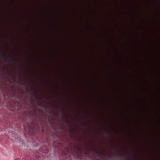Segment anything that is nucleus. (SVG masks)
Returning <instances> with one entry per match:
<instances>
[{
  "label": "nucleus",
  "mask_w": 160,
  "mask_h": 160,
  "mask_svg": "<svg viewBox=\"0 0 160 160\" xmlns=\"http://www.w3.org/2000/svg\"><path fill=\"white\" fill-rule=\"evenodd\" d=\"M17 105H18H18H19V103H18V104H17Z\"/></svg>",
  "instance_id": "c85d7f7f"
},
{
  "label": "nucleus",
  "mask_w": 160,
  "mask_h": 160,
  "mask_svg": "<svg viewBox=\"0 0 160 160\" xmlns=\"http://www.w3.org/2000/svg\"><path fill=\"white\" fill-rule=\"evenodd\" d=\"M29 57H30V56H31L29 54Z\"/></svg>",
  "instance_id": "2f4dec72"
},
{
  "label": "nucleus",
  "mask_w": 160,
  "mask_h": 160,
  "mask_svg": "<svg viewBox=\"0 0 160 160\" xmlns=\"http://www.w3.org/2000/svg\"><path fill=\"white\" fill-rule=\"evenodd\" d=\"M41 152L42 153H46L47 152V150L46 149L45 150H44L43 151H42Z\"/></svg>",
  "instance_id": "aec40b11"
},
{
  "label": "nucleus",
  "mask_w": 160,
  "mask_h": 160,
  "mask_svg": "<svg viewBox=\"0 0 160 160\" xmlns=\"http://www.w3.org/2000/svg\"><path fill=\"white\" fill-rule=\"evenodd\" d=\"M24 72H25V73H31L30 72V71H28V70H26V69H24Z\"/></svg>",
  "instance_id": "a211bd4d"
},
{
  "label": "nucleus",
  "mask_w": 160,
  "mask_h": 160,
  "mask_svg": "<svg viewBox=\"0 0 160 160\" xmlns=\"http://www.w3.org/2000/svg\"><path fill=\"white\" fill-rule=\"evenodd\" d=\"M15 160H20V159L19 158H16Z\"/></svg>",
  "instance_id": "393cba45"
},
{
  "label": "nucleus",
  "mask_w": 160,
  "mask_h": 160,
  "mask_svg": "<svg viewBox=\"0 0 160 160\" xmlns=\"http://www.w3.org/2000/svg\"><path fill=\"white\" fill-rule=\"evenodd\" d=\"M28 83H26L24 82L23 84L21 82V80L20 79V78L19 77H18V80L17 82V83L18 85H23L24 87L25 88L26 90H28V88L27 87V86L28 85H29V82H34V81L33 79H32L31 77H28Z\"/></svg>",
  "instance_id": "0eeeda50"
},
{
  "label": "nucleus",
  "mask_w": 160,
  "mask_h": 160,
  "mask_svg": "<svg viewBox=\"0 0 160 160\" xmlns=\"http://www.w3.org/2000/svg\"><path fill=\"white\" fill-rule=\"evenodd\" d=\"M24 62L25 63H26V61H24Z\"/></svg>",
  "instance_id": "cd10ccee"
},
{
  "label": "nucleus",
  "mask_w": 160,
  "mask_h": 160,
  "mask_svg": "<svg viewBox=\"0 0 160 160\" xmlns=\"http://www.w3.org/2000/svg\"><path fill=\"white\" fill-rule=\"evenodd\" d=\"M50 0H48V10H49V14L48 15V63H50V52L49 51L50 50Z\"/></svg>",
  "instance_id": "423d86ee"
},
{
  "label": "nucleus",
  "mask_w": 160,
  "mask_h": 160,
  "mask_svg": "<svg viewBox=\"0 0 160 160\" xmlns=\"http://www.w3.org/2000/svg\"><path fill=\"white\" fill-rule=\"evenodd\" d=\"M50 119H51V118H50Z\"/></svg>",
  "instance_id": "4c0bfd02"
},
{
  "label": "nucleus",
  "mask_w": 160,
  "mask_h": 160,
  "mask_svg": "<svg viewBox=\"0 0 160 160\" xmlns=\"http://www.w3.org/2000/svg\"><path fill=\"white\" fill-rule=\"evenodd\" d=\"M22 80L23 81V79H22Z\"/></svg>",
  "instance_id": "f704fd0d"
},
{
  "label": "nucleus",
  "mask_w": 160,
  "mask_h": 160,
  "mask_svg": "<svg viewBox=\"0 0 160 160\" xmlns=\"http://www.w3.org/2000/svg\"><path fill=\"white\" fill-rule=\"evenodd\" d=\"M3 71L4 73L6 74L10 75L11 76L12 75V71L9 72L8 70L3 69Z\"/></svg>",
  "instance_id": "f8f14e48"
},
{
  "label": "nucleus",
  "mask_w": 160,
  "mask_h": 160,
  "mask_svg": "<svg viewBox=\"0 0 160 160\" xmlns=\"http://www.w3.org/2000/svg\"><path fill=\"white\" fill-rule=\"evenodd\" d=\"M52 0H51V73H52Z\"/></svg>",
  "instance_id": "20e7f679"
},
{
  "label": "nucleus",
  "mask_w": 160,
  "mask_h": 160,
  "mask_svg": "<svg viewBox=\"0 0 160 160\" xmlns=\"http://www.w3.org/2000/svg\"><path fill=\"white\" fill-rule=\"evenodd\" d=\"M15 82V80H14V82Z\"/></svg>",
  "instance_id": "72a5a7b5"
},
{
  "label": "nucleus",
  "mask_w": 160,
  "mask_h": 160,
  "mask_svg": "<svg viewBox=\"0 0 160 160\" xmlns=\"http://www.w3.org/2000/svg\"><path fill=\"white\" fill-rule=\"evenodd\" d=\"M83 124V125L84 126V124Z\"/></svg>",
  "instance_id": "e433bc0d"
},
{
  "label": "nucleus",
  "mask_w": 160,
  "mask_h": 160,
  "mask_svg": "<svg viewBox=\"0 0 160 160\" xmlns=\"http://www.w3.org/2000/svg\"><path fill=\"white\" fill-rule=\"evenodd\" d=\"M41 131L43 132H46L47 130H44L43 129H42L41 130Z\"/></svg>",
  "instance_id": "412c9836"
},
{
  "label": "nucleus",
  "mask_w": 160,
  "mask_h": 160,
  "mask_svg": "<svg viewBox=\"0 0 160 160\" xmlns=\"http://www.w3.org/2000/svg\"><path fill=\"white\" fill-rule=\"evenodd\" d=\"M0 56L3 57H5L6 56L5 54L2 51L0 50Z\"/></svg>",
  "instance_id": "2eb2a0df"
},
{
  "label": "nucleus",
  "mask_w": 160,
  "mask_h": 160,
  "mask_svg": "<svg viewBox=\"0 0 160 160\" xmlns=\"http://www.w3.org/2000/svg\"><path fill=\"white\" fill-rule=\"evenodd\" d=\"M62 113V118L64 120L66 124H68L69 122L68 119L66 118L67 116L65 112L63 111V110L62 109L61 111Z\"/></svg>",
  "instance_id": "1a4fd4ad"
},
{
  "label": "nucleus",
  "mask_w": 160,
  "mask_h": 160,
  "mask_svg": "<svg viewBox=\"0 0 160 160\" xmlns=\"http://www.w3.org/2000/svg\"><path fill=\"white\" fill-rule=\"evenodd\" d=\"M12 92V97H16L18 99L22 100V102L24 103L26 102L27 99V96L25 95L23 92H21L18 93V95H16V89L15 88H11L10 89Z\"/></svg>",
  "instance_id": "7ed1b4c3"
},
{
  "label": "nucleus",
  "mask_w": 160,
  "mask_h": 160,
  "mask_svg": "<svg viewBox=\"0 0 160 160\" xmlns=\"http://www.w3.org/2000/svg\"><path fill=\"white\" fill-rule=\"evenodd\" d=\"M1 47H2V45H1Z\"/></svg>",
  "instance_id": "c756f323"
},
{
  "label": "nucleus",
  "mask_w": 160,
  "mask_h": 160,
  "mask_svg": "<svg viewBox=\"0 0 160 160\" xmlns=\"http://www.w3.org/2000/svg\"><path fill=\"white\" fill-rule=\"evenodd\" d=\"M34 153L35 154L34 156L35 158L37 159V160H40L42 157L41 154L40 153L37 151H35L34 152Z\"/></svg>",
  "instance_id": "9b49d317"
},
{
  "label": "nucleus",
  "mask_w": 160,
  "mask_h": 160,
  "mask_svg": "<svg viewBox=\"0 0 160 160\" xmlns=\"http://www.w3.org/2000/svg\"><path fill=\"white\" fill-rule=\"evenodd\" d=\"M76 118L77 119V120L78 121V118L77 117H76Z\"/></svg>",
  "instance_id": "a878e982"
},
{
  "label": "nucleus",
  "mask_w": 160,
  "mask_h": 160,
  "mask_svg": "<svg viewBox=\"0 0 160 160\" xmlns=\"http://www.w3.org/2000/svg\"><path fill=\"white\" fill-rule=\"evenodd\" d=\"M28 101L29 102L32 104H33L34 103V101L32 99H31V98H30L29 100Z\"/></svg>",
  "instance_id": "dca6fc26"
},
{
  "label": "nucleus",
  "mask_w": 160,
  "mask_h": 160,
  "mask_svg": "<svg viewBox=\"0 0 160 160\" xmlns=\"http://www.w3.org/2000/svg\"><path fill=\"white\" fill-rule=\"evenodd\" d=\"M33 37V38H34V39H35V37Z\"/></svg>",
  "instance_id": "7c9ffc66"
},
{
  "label": "nucleus",
  "mask_w": 160,
  "mask_h": 160,
  "mask_svg": "<svg viewBox=\"0 0 160 160\" xmlns=\"http://www.w3.org/2000/svg\"><path fill=\"white\" fill-rule=\"evenodd\" d=\"M48 75H49V76H50V66H49V67H48Z\"/></svg>",
  "instance_id": "4be33fe9"
},
{
  "label": "nucleus",
  "mask_w": 160,
  "mask_h": 160,
  "mask_svg": "<svg viewBox=\"0 0 160 160\" xmlns=\"http://www.w3.org/2000/svg\"><path fill=\"white\" fill-rule=\"evenodd\" d=\"M48 98L49 100L48 103L45 100L42 99L41 97L39 96L37 91L33 86L31 87V88L29 90V91L32 92L30 93V95H33L32 96L37 101V105L43 108L45 110H46L47 108L50 109V101L49 100V99H50V80L48 81Z\"/></svg>",
  "instance_id": "f257e3e1"
},
{
  "label": "nucleus",
  "mask_w": 160,
  "mask_h": 160,
  "mask_svg": "<svg viewBox=\"0 0 160 160\" xmlns=\"http://www.w3.org/2000/svg\"><path fill=\"white\" fill-rule=\"evenodd\" d=\"M28 117L32 121L35 122L38 121L41 122L42 121V118H44L45 116L42 110L38 108L35 109L34 108L31 112H29Z\"/></svg>",
  "instance_id": "f03ea898"
},
{
  "label": "nucleus",
  "mask_w": 160,
  "mask_h": 160,
  "mask_svg": "<svg viewBox=\"0 0 160 160\" xmlns=\"http://www.w3.org/2000/svg\"><path fill=\"white\" fill-rule=\"evenodd\" d=\"M28 157L27 156H24L22 159V160H28L27 159Z\"/></svg>",
  "instance_id": "f3484780"
},
{
  "label": "nucleus",
  "mask_w": 160,
  "mask_h": 160,
  "mask_svg": "<svg viewBox=\"0 0 160 160\" xmlns=\"http://www.w3.org/2000/svg\"><path fill=\"white\" fill-rule=\"evenodd\" d=\"M68 148H66L63 150L62 153V154L64 155H66L67 154H68Z\"/></svg>",
  "instance_id": "4468645a"
},
{
  "label": "nucleus",
  "mask_w": 160,
  "mask_h": 160,
  "mask_svg": "<svg viewBox=\"0 0 160 160\" xmlns=\"http://www.w3.org/2000/svg\"><path fill=\"white\" fill-rule=\"evenodd\" d=\"M6 61H7L8 62H11L15 63L18 65H20V64L19 61L16 60L12 56L9 54L5 58V60H4V62Z\"/></svg>",
  "instance_id": "6e6552de"
},
{
  "label": "nucleus",
  "mask_w": 160,
  "mask_h": 160,
  "mask_svg": "<svg viewBox=\"0 0 160 160\" xmlns=\"http://www.w3.org/2000/svg\"><path fill=\"white\" fill-rule=\"evenodd\" d=\"M90 149L91 151L94 152H95L97 154V155L98 156L100 154L101 155L102 154H105V152L103 151H102L101 152H99L95 148H90Z\"/></svg>",
  "instance_id": "9d476101"
},
{
  "label": "nucleus",
  "mask_w": 160,
  "mask_h": 160,
  "mask_svg": "<svg viewBox=\"0 0 160 160\" xmlns=\"http://www.w3.org/2000/svg\"><path fill=\"white\" fill-rule=\"evenodd\" d=\"M27 127L28 128V134L30 135H34L37 132V130L35 127V123L31 122L29 124L27 123Z\"/></svg>",
  "instance_id": "39448f33"
},
{
  "label": "nucleus",
  "mask_w": 160,
  "mask_h": 160,
  "mask_svg": "<svg viewBox=\"0 0 160 160\" xmlns=\"http://www.w3.org/2000/svg\"><path fill=\"white\" fill-rule=\"evenodd\" d=\"M48 113H50V110L48 111Z\"/></svg>",
  "instance_id": "bb28decb"
},
{
  "label": "nucleus",
  "mask_w": 160,
  "mask_h": 160,
  "mask_svg": "<svg viewBox=\"0 0 160 160\" xmlns=\"http://www.w3.org/2000/svg\"><path fill=\"white\" fill-rule=\"evenodd\" d=\"M78 150L80 151H81L82 149L80 148H78Z\"/></svg>",
  "instance_id": "b1692460"
},
{
  "label": "nucleus",
  "mask_w": 160,
  "mask_h": 160,
  "mask_svg": "<svg viewBox=\"0 0 160 160\" xmlns=\"http://www.w3.org/2000/svg\"><path fill=\"white\" fill-rule=\"evenodd\" d=\"M22 68H23V66H22Z\"/></svg>",
  "instance_id": "473e14b6"
},
{
  "label": "nucleus",
  "mask_w": 160,
  "mask_h": 160,
  "mask_svg": "<svg viewBox=\"0 0 160 160\" xmlns=\"http://www.w3.org/2000/svg\"><path fill=\"white\" fill-rule=\"evenodd\" d=\"M120 156L121 157H123V158H124V157H125L126 158H127L126 156H125L124 154H122L120 155Z\"/></svg>",
  "instance_id": "6ab92c4d"
},
{
  "label": "nucleus",
  "mask_w": 160,
  "mask_h": 160,
  "mask_svg": "<svg viewBox=\"0 0 160 160\" xmlns=\"http://www.w3.org/2000/svg\"><path fill=\"white\" fill-rule=\"evenodd\" d=\"M48 121L49 123H50V116H49L48 118Z\"/></svg>",
  "instance_id": "5701e85b"
},
{
  "label": "nucleus",
  "mask_w": 160,
  "mask_h": 160,
  "mask_svg": "<svg viewBox=\"0 0 160 160\" xmlns=\"http://www.w3.org/2000/svg\"><path fill=\"white\" fill-rule=\"evenodd\" d=\"M11 66L13 67V66L12 65H11Z\"/></svg>",
  "instance_id": "c9c22d12"
},
{
  "label": "nucleus",
  "mask_w": 160,
  "mask_h": 160,
  "mask_svg": "<svg viewBox=\"0 0 160 160\" xmlns=\"http://www.w3.org/2000/svg\"><path fill=\"white\" fill-rule=\"evenodd\" d=\"M56 98L58 99H59L60 100L61 103L63 104L64 105H65V102H64V101L61 98L60 96H59V93L58 92H57V95L56 96Z\"/></svg>",
  "instance_id": "ddd939ff"
},
{
  "label": "nucleus",
  "mask_w": 160,
  "mask_h": 160,
  "mask_svg": "<svg viewBox=\"0 0 160 160\" xmlns=\"http://www.w3.org/2000/svg\"><path fill=\"white\" fill-rule=\"evenodd\" d=\"M128 160V159H127V160Z\"/></svg>",
  "instance_id": "58836bf2"
}]
</instances>
